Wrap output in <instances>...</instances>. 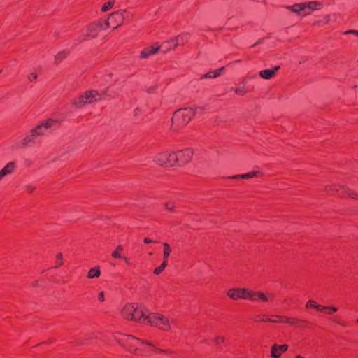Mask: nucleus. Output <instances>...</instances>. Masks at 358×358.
<instances>
[{"label":"nucleus","instance_id":"obj_1","mask_svg":"<svg viewBox=\"0 0 358 358\" xmlns=\"http://www.w3.org/2000/svg\"><path fill=\"white\" fill-rule=\"evenodd\" d=\"M135 316L131 320L158 327L163 331H169L172 328L173 322L164 315L148 311L144 306L138 303L135 306Z\"/></svg>","mask_w":358,"mask_h":358},{"label":"nucleus","instance_id":"obj_2","mask_svg":"<svg viewBox=\"0 0 358 358\" xmlns=\"http://www.w3.org/2000/svg\"><path fill=\"white\" fill-rule=\"evenodd\" d=\"M117 341L124 348L128 349L131 352L138 353L141 351V347H149L155 352H165L163 349L158 348L160 345L159 343L154 339L152 336L149 338H139L131 335L124 336L117 339Z\"/></svg>","mask_w":358,"mask_h":358},{"label":"nucleus","instance_id":"obj_3","mask_svg":"<svg viewBox=\"0 0 358 358\" xmlns=\"http://www.w3.org/2000/svg\"><path fill=\"white\" fill-rule=\"evenodd\" d=\"M227 296L233 300H237L239 299H250L254 301H268V296L265 295L264 293L260 292H252L248 289L245 288H231L227 291Z\"/></svg>","mask_w":358,"mask_h":358},{"label":"nucleus","instance_id":"obj_4","mask_svg":"<svg viewBox=\"0 0 358 358\" xmlns=\"http://www.w3.org/2000/svg\"><path fill=\"white\" fill-rule=\"evenodd\" d=\"M177 157L175 151L165 150L159 152L154 157V162L162 166L173 167L176 166Z\"/></svg>","mask_w":358,"mask_h":358},{"label":"nucleus","instance_id":"obj_5","mask_svg":"<svg viewBox=\"0 0 358 358\" xmlns=\"http://www.w3.org/2000/svg\"><path fill=\"white\" fill-rule=\"evenodd\" d=\"M198 109H203L201 107H195V108H185L182 109H179L174 113L173 117L172 118L173 124L177 121L178 118H181L180 124H187L190 120L195 115L196 110Z\"/></svg>","mask_w":358,"mask_h":358},{"label":"nucleus","instance_id":"obj_6","mask_svg":"<svg viewBox=\"0 0 358 358\" xmlns=\"http://www.w3.org/2000/svg\"><path fill=\"white\" fill-rule=\"evenodd\" d=\"M101 94L96 90L87 92L84 95L79 96L73 101V104L78 107L82 108L86 104L96 101L101 98Z\"/></svg>","mask_w":358,"mask_h":358},{"label":"nucleus","instance_id":"obj_7","mask_svg":"<svg viewBox=\"0 0 358 358\" xmlns=\"http://www.w3.org/2000/svg\"><path fill=\"white\" fill-rule=\"evenodd\" d=\"M57 129V122L56 120L49 118L42 122L40 124L33 128V132L37 136H45L50 131H53Z\"/></svg>","mask_w":358,"mask_h":358},{"label":"nucleus","instance_id":"obj_8","mask_svg":"<svg viewBox=\"0 0 358 358\" xmlns=\"http://www.w3.org/2000/svg\"><path fill=\"white\" fill-rule=\"evenodd\" d=\"M175 154L177 157L176 166H185L192 160L193 157V151L190 148L175 151Z\"/></svg>","mask_w":358,"mask_h":358},{"label":"nucleus","instance_id":"obj_9","mask_svg":"<svg viewBox=\"0 0 358 358\" xmlns=\"http://www.w3.org/2000/svg\"><path fill=\"white\" fill-rule=\"evenodd\" d=\"M267 177V176L259 168L252 170L243 174H239L231 177H228L227 179H248L252 178H262Z\"/></svg>","mask_w":358,"mask_h":358},{"label":"nucleus","instance_id":"obj_10","mask_svg":"<svg viewBox=\"0 0 358 358\" xmlns=\"http://www.w3.org/2000/svg\"><path fill=\"white\" fill-rule=\"evenodd\" d=\"M137 304L138 303H129L125 305L122 310V317L129 320L134 318L136 310L135 306H137Z\"/></svg>","mask_w":358,"mask_h":358},{"label":"nucleus","instance_id":"obj_11","mask_svg":"<svg viewBox=\"0 0 358 358\" xmlns=\"http://www.w3.org/2000/svg\"><path fill=\"white\" fill-rule=\"evenodd\" d=\"M124 10H119L111 13L109 16V20L111 22V24L116 25L114 29L117 28L123 23L124 20Z\"/></svg>","mask_w":358,"mask_h":358},{"label":"nucleus","instance_id":"obj_12","mask_svg":"<svg viewBox=\"0 0 358 358\" xmlns=\"http://www.w3.org/2000/svg\"><path fill=\"white\" fill-rule=\"evenodd\" d=\"M16 168L15 162H8L3 169L0 170V179L4 177L10 176Z\"/></svg>","mask_w":358,"mask_h":358},{"label":"nucleus","instance_id":"obj_13","mask_svg":"<svg viewBox=\"0 0 358 358\" xmlns=\"http://www.w3.org/2000/svg\"><path fill=\"white\" fill-rule=\"evenodd\" d=\"M306 307L308 308H315L318 311H324V310H331L333 312H336L338 310V308L336 307L324 306L317 304L315 301H314L313 300H309L307 302Z\"/></svg>","mask_w":358,"mask_h":358},{"label":"nucleus","instance_id":"obj_14","mask_svg":"<svg viewBox=\"0 0 358 358\" xmlns=\"http://www.w3.org/2000/svg\"><path fill=\"white\" fill-rule=\"evenodd\" d=\"M160 45L155 44V45L145 48L141 52V57L142 59H147L151 55L157 54L160 50Z\"/></svg>","mask_w":358,"mask_h":358},{"label":"nucleus","instance_id":"obj_15","mask_svg":"<svg viewBox=\"0 0 358 358\" xmlns=\"http://www.w3.org/2000/svg\"><path fill=\"white\" fill-rule=\"evenodd\" d=\"M288 348V345L286 344L284 345H277L274 344L271 347V357L273 358H279L280 355L287 351Z\"/></svg>","mask_w":358,"mask_h":358},{"label":"nucleus","instance_id":"obj_16","mask_svg":"<svg viewBox=\"0 0 358 358\" xmlns=\"http://www.w3.org/2000/svg\"><path fill=\"white\" fill-rule=\"evenodd\" d=\"M37 136L34 132H33V130L31 129L30 131L29 134L26 136L21 141V146L22 148H26L29 146L31 143L34 144L36 143V138Z\"/></svg>","mask_w":358,"mask_h":358},{"label":"nucleus","instance_id":"obj_17","mask_svg":"<svg viewBox=\"0 0 358 358\" xmlns=\"http://www.w3.org/2000/svg\"><path fill=\"white\" fill-rule=\"evenodd\" d=\"M322 6V3L319 1H310L306 3V11L303 13V15H309L312 11L320 9Z\"/></svg>","mask_w":358,"mask_h":358},{"label":"nucleus","instance_id":"obj_18","mask_svg":"<svg viewBox=\"0 0 358 358\" xmlns=\"http://www.w3.org/2000/svg\"><path fill=\"white\" fill-rule=\"evenodd\" d=\"M292 12L298 13L299 15H304L303 13L306 11V3H296L294 6H289L287 7Z\"/></svg>","mask_w":358,"mask_h":358},{"label":"nucleus","instance_id":"obj_19","mask_svg":"<svg viewBox=\"0 0 358 358\" xmlns=\"http://www.w3.org/2000/svg\"><path fill=\"white\" fill-rule=\"evenodd\" d=\"M280 69L279 66H275L273 69H265L262 70L259 72L260 76L264 79H270L276 73V71Z\"/></svg>","mask_w":358,"mask_h":358},{"label":"nucleus","instance_id":"obj_20","mask_svg":"<svg viewBox=\"0 0 358 358\" xmlns=\"http://www.w3.org/2000/svg\"><path fill=\"white\" fill-rule=\"evenodd\" d=\"M275 317L280 318V320H277V319L271 320V318H267L266 321L274 322V323L285 322V323H288V324H292V325H295V323L296 322H298L297 320L294 319V318L280 317V316H278V315H276Z\"/></svg>","mask_w":358,"mask_h":358},{"label":"nucleus","instance_id":"obj_21","mask_svg":"<svg viewBox=\"0 0 358 358\" xmlns=\"http://www.w3.org/2000/svg\"><path fill=\"white\" fill-rule=\"evenodd\" d=\"M224 67H221L214 71H210V72H208L205 74H203L202 76H201V78L202 79H207V78H217L218 76H220L221 75V73L222 71H224Z\"/></svg>","mask_w":358,"mask_h":358},{"label":"nucleus","instance_id":"obj_22","mask_svg":"<svg viewBox=\"0 0 358 358\" xmlns=\"http://www.w3.org/2000/svg\"><path fill=\"white\" fill-rule=\"evenodd\" d=\"M188 35L189 34L187 33H184L176 36V38H171V41H176V45H183L185 42L187 40Z\"/></svg>","mask_w":358,"mask_h":358},{"label":"nucleus","instance_id":"obj_23","mask_svg":"<svg viewBox=\"0 0 358 358\" xmlns=\"http://www.w3.org/2000/svg\"><path fill=\"white\" fill-rule=\"evenodd\" d=\"M101 275V271L100 268L99 266H94L92 268L88 273H87V278H99Z\"/></svg>","mask_w":358,"mask_h":358},{"label":"nucleus","instance_id":"obj_24","mask_svg":"<svg viewBox=\"0 0 358 358\" xmlns=\"http://www.w3.org/2000/svg\"><path fill=\"white\" fill-rule=\"evenodd\" d=\"M163 245H164V252H163L164 260L167 261V259H168L169 256L170 255V254L172 251V249H171V246L167 243H164Z\"/></svg>","mask_w":358,"mask_h":358},{"label":"nucleus","instance_id":"obj_25","mask_svg":"<svg viewBox=\"0 0 358 358\" xmlns=\"http://www.w3.org/2000/svg\"><path fill=\"white\" fill-rule=\"evenodd\" d=\"M67 55H68V52L66 50L61 51V52H58L55 57V62L59 63V62H62L64 59H65Z\"/></svg>","mask_w":358,"mask_h":358},{"label":"nucleus","instance_id":"obj_26","mask_svg":"<svg viewBox=\"0 0 358 358\" xmlns=\"http://www.w3.org/2000/svg\"><path fill=\"white\" fill-rule=\"evenodd\" d=\"M167 266V261L166 260H164L163 261V263L158 267H157L155 271H154V273L155 275H159L161 274L163 271L164 270V268H166V266Z\"/></svg>","mask_w":358,"mask_h":358},{"label":"nucleus","instance_id":"obj_27","mask_svg":"<svg viewBox=\"0 0 358 358\" xmlns=\"http://www.w3.org/2000/svg\"><path fill=\"white\" fill-rule=\"evenodd\" d=\"M123 250L122 245H118L116 250L112 253V256L116 259H121L122 256L120 254V252Z\"/></svg>","mask_w":358,"mask_h":358},{"label":"nucleus","instance_id":"obj_28","mask_svg":"<svg viewBox=\"0 0 358 358\" xmlns=\"http://www.w3.org/2000/svg\"><path fill=\"white\" fill-rule=\"evenodd\" d=\"M343 192H345V194H347V196L352 198V199H357V194L355 193L352 190L350 189H348V188H345L343 189Z\"/></svg>","mask_w":358,"mask_h":358},{"label":"nucleus","instance_id":"obj_29","mask_svg":"<svg viewBox=\"0 0 358 358\" xmlns=\"http://www.w3.org/2000/svg\"><path fill=\"white\" fill-rule=\"evenodd\" d=\"M235 93L239 95H243L245 94L246 90L244 87H236L234 89Z\"/></svg>","mask_w":358,"mask_h":358},{"label":"nucleus","instance_id":"obj_30","mask_svg":"<svg viewBox=\"0 0 358 358\" xmlns=\"http://www.w3.org/2000/svg\"><path fill=\"white\" fill-rule=\"evenodd\" d=\"M56 264H57V265L55 266V268H57L63 264L62 255L61 253H59L57 255Z\"/></svg>","mask_w":358,"mask_h":358},{"label":"nucleus","instance_id":"obj_31","mask_svg":"<svg viewBox=\"0 0 358 358\" xmlns=\"http://www.w3.org/2000/svg\"><path fill=\"white\" fill-rule=\"evenodd\" d=\"M113 6V3L112 2H107L106 3L103 7H102V11L103 12H106V11H108V10H110Z\"/></svg>","mask_w":358,"mask_h":358},{"label":"nucleus","instance_id":"obj_32","mask_svg":"<svg viewBox=\"0 0 358 358\" xmlns=\"http://www.w3.org/2000/svg\"><path fill=\"white\" fill-rule=\"evenodd\" d=\"M38 78V75L34 73V72H32L31 73L29 76H28V80L31 82V83H33L34 81H35Z\"/></svg>","mask_w":358,"mask_h":358},{"label":"nucleus","instance_id":"obj_33","mask_svg":"<svg viewBox=\"0 0 358 358\" xmlns=\"http://www.w3.org/2000/svg\"><path fill=\"white\" fill-rule=\"evenodd\" d=\"M165 207L167 210H171V211H173V208H175V206L173 203H171V202H168V203H166L165 204Z\"/></svg>","mask_w":358,"mask_h":358},{"label":"nucleus","instance_id":"obj_34","mask_svg":"<svg viewBox=\"0 0 358 358\" xmlns=\"http://www.w3.org/2000/svg\"><path fill=\"white\" fill-rule=\"evenodd\" d=\"M64 155L65 154L60 155L58 157H55V158L52 159V162H55L57 161L64 162L65 160V159L64 158Z\"/></svg>","mask_w":358,"mask_h":358},{"label":"nucleus","instance_id":"obj_35","mask_svg":"<svg viewBox=\"0 0 358 358\" xmlns=\"http://www.w3.org/2000/svg\"><path fill=\"white\" fill-rule=\"evenodd\" d=\"M224 341V338L222 337V336H217L216 338H215V343L219 345H220L221 343H222Z\"/></svg>","mask_w":358,"mask_h":358},{"label":"nucleus","instance_id":"obj_36","mask_svg":"<svg viewBox=\"0 0 358 358\" xmlns=\"http://www.w3.org/2000/svg\"><path fill=\"white\" fill-rule=\"evenodd\" d=\"M155 90H156V86L153 85V86L148 87L146 89V92L148 93H149V94H152V93H155Z\"/></svg>","mask_w":358,"mask_h":358},{"label":"nucleus","instance_id":"obj_37","mask_svg":"<svg viewBox=\"0 0 358 358\" xmlns=\"http://www.w3.org/2000/svg\"><path fill=\"white\" fill-rule=\"evenodd\" d=\"M333 322H335L336 324H340L341 326H343V327L345 326V323L339 319L334 318L333 320Z\"/></svg>","mask_w":358,"mask_h":358},{"label":"nucleus","instance_id":"obj_38","mask_svg":"<svg viewBox=\"0 0 358 358\" xmlns=\"http://www.w3.org/2000/svg\"><path fill=\"white\" fill-rule=\"evenodd\" d=\"M344 34H355V36H358V31L354 30V29H350V30L346 31Z\"/></svg>","mask_w":358,"mask_h":358},{"label":"nucleus","instance_id":"obj_39","mask_svg":"<svg viewBox=\"0 0 358 358\" xmlns=\"http://www.w3.org/2000/svg\"><path fill=\"white\" fill-rule=\"evenodd\" d=\"M98 299L100 301H103L104 299H105V297H104V292H101L99 295H98Z\"/></svg>","mask_w":358,"mask_h":358},{"label":"nucleus","instance_id":"obj_40","mask_svg":"<svg viewBox=\"0 0 358 358\" xmlns=\"http://www.w3.org/2000/svg\"><path fill=\"white\" fill-rule=\"evenodd\" d=\"M144 243L146 244L154 243L155 241L149 238H145L143 240Z\"/></svg>","mask_w":358,"mask_h":358},{"label":"nucleus","instance_id":"obj_41","mask_svg":"<svg viewBox=\"0 0 358 358\" xmlns=\"http://www.w3.org/2000/svg\"><path fill=\"white\" fill-rule=\"evenodd\" d=\"M324 17V23L327 24V23H329L330 22L331 19H330V16L329 15H325Z\"/></svg>","mask_w":358,"mask_h":358},{"label":"nucleus","instance_id":"obj_42","mask_svg":"<svg viewBox=\"0 0 358 358\" xmlns=\"http://www.w3.org/2000/svg\"><path fill=\"white\" fill-rule=\"evenodd\" d=\"M121 259H123L126 264H130V259L127 257H122Z\"/></svg>","mask_w":358,"mask_h":358},{"label":"nucleus","instance_id":"obj_43","mask_svg":"<svg viewBox=\"0 0 358 358\" xmlns=\"http://www.w3.org/2000/svg\"><path fill=\"white\" fill-rule=\"evenodd\" d=\"M264 38H261L259 39L256 43H255L254 45H252V47H255V45H258V44H261L264 42Z\"/></svg>","mask_w":358,"mask_h":358},{"label":"nucleus","instance_id":"obj_44","mask_svg":"<svg viewBox=\"0 0 358 358\" xmlns=\"http://www.w3.org/2000/svg\"><path fill=\"white\" fill-rule=\"evenodd\" d=\"M111 24V22L109 20V18L105 23V28H108L110 27V24Z\"/></svg>","mask_w":358,"mask_h":358},{"label":"nucleus","instance_id":"obj_45","mask_svg":"<svg viewBox=\"0 0 358 358\" xmlns=\"http://www.w3.org/2000/svg\"><path fill=\"white\" fill-rule=\"evenodd\" d=\"M257 317H258L257 320H259V321H266V320L264 319V316H262V317L257 316Z\"/></svg>","mask_w":358,"mask_h":358},{"label":"nucleus","instance_id":"obj_46","mask_svg":"<svg viewBox=\"0 0 358 358\" xmlns=\"http://www.w3.org/2000/svg\"><path fill=\"white\" fill-rule=\"evenodd\" d=\"M166 43H173V45L175 47H176L177 45H176V41H171V40L169 41H166V42H164V44Z\"/></svg>","mask_w":358,"mask_h":358},{"label":"nucleus","instance_id":"obj_47","mask_svg":"<svg viewBox=\"0 0 358 358\" xmlns=\"http://www.w3.org/2000/svg\"><path fill=\"white\" fill-rule=\"evenodd\" d=\"M327 310V313L329 315H331L334 313L331 310Z\"/></svg>","mask_w":358,"mask_h":358},{"label":"nucleus","instance_id":"obj_48","mask_svg":"<svg viewBox=\"0 0 358 358\" xmlns=\"http://www.w3.org/2000/svg\"><path fill=\"white\" fill-rule=\"evenodd\" d=\"M27 188L29 192H31L34 189V187L30 186L27 187Z\"/></svg>","mask_w":358,"mask_h":358},{"label":"nucleus","instance_id":"obj_49","mask_svg":"<svg viewBox=\"0 0 358 358\" xmlns=\"http://www.w3.org/2000/svg\"><path fill=\"white\" fill-rule=\"evenodd\" d=\"M93 29H94V28H93L92 26H90V27H89V31H90V32H92V31H93Z\"/></svg>","mask_w":358,"mask_h":358},{"label":"nucleus","instance_id":"obj_50","mask_svg":"<svg viewBox=\"0 0 358 358\" xmlns=\"http://www.w3.org/2000/svg\"><path fill=\"white\" fill-rule=\"evenodd\" d=\"M246 83H247V80H246V79H244V80H243V82H242V83H243V85H245V84H246Z\"/></svg>","mask_w":358,"mask_h":358},{"label":"nucleus","instance_id":"obj_51","mask_svg":"<svg viewBox=\"0 0 358 358\" xmlns=\"http://www.w3.org/2000/svg\"><path fill=\"white\" fill-rule=\"evenodd\" d=\"M296 358H304V357H301V356H300V355H298V356H296Z\"/></svg>","mask_w":358,"mask_h":358},{"label":"nucleus","instance_id":"obj_52","mask_svg":"<svg viewBox=\"0 0 358 358\" xmlns=\"http://www.w3.org/2000/svg\"><path fill=\"white\" fill-rule=\"evenodd\" d=\"M320 23H321V21H317V22H315V24H320Z\"/></svg>","mask_w":358,"mask_h":358},{"label":"nucleus","instance_id":"obj_53","mask_svg":"<svg viewBox=\"0 0 358 358\" xmlns=\"http://www.w3.org/2000/svg\"><path fill=\"white\" fill-rule=\"evenodd\" d=\"M90 36V34H87V35L85 36V37L84 38V39H85V38H86V37H87V36Z\"/></svg>","mask_w":358,"mask_h":358},{"label":"nucleus","instance_id":"obj_54","mask_svg":"<svg viewBox=\"0 0 358 358\" xmlns=\"http://www.w3.org/2000/svg\"><path fill=\"white\" fill-rule=\"evenodd\" d=\"M1 72H2V70L0 69V73H1Z\"/></svg>","mask_w":358,"mask_h":358},{"label":"nucleus","instance_id":"obj_55","mask_svg":"<svg viewBox=\"0 0 358 358\" xmlns=\"http://www.w3.org/2000/svg\"><path fill=\"white\" fill-rule=\"evenodd\" d=\"M357 322H358V319H357Z\"/></svg>","mask_w":358,"mask_h":358}]
</instances>
